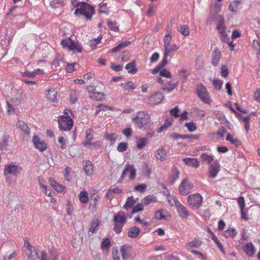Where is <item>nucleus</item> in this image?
I'll return each mask as SVG.
<instances>
[{
  "label": "nucleus",
  "mask_w": 260,
  "mask_h": 260,
  "mask_svg": "<svg viewBox=\"0 0 260 260\" xmlns=\"http://www.w3.org/2000/svg\"><path fill=\"white\" fill-rule=\"evenodd\" d=\"M140 231V230L139 228L134 226L129 230L128 235L131 238H136L138 236Z\"/></svg>",
  "instance_id": "obj_35"
},
{
  "label": "nucleus",
  "mask_w": 260,
  "mask_h": 260,
  "mask_svg": "<svg viewBox=\"0 0 260 260\" xmlns=\"http://www.w3.org/2000/svg\"><path fill=\"white\" fill-rule=\"evenodd\" d=\"M154 156L157 159L163 161L167 159V152L164 148H160L155 152Z\"/></svg>",
  "instance_id": "obj_20"
},
{
  "label": "nucleus",
  "mask_w": 260,
  "mask_h": 260,
  "mask_svg": "<svg viewBox=\"0 0 260 260\" xmlns=\"http://www.w3.org/2000/svg\"><path fill=\"white\" fill-rule=\"evenodd\" d=\"M126 217L123 212H119L114 216L113 221L114 222V227L113 230L119 234L121 232L122 228L126 222Z\"/></svg>",
  "instance_id": "obj_5"
},
{
  "label": "nucleus",
  "mask_w": 260,
  "mask_h": 260,
  "mask_svg": "<svg viewBox=\"0 0 260 260\" xmlns=\"http://www.w3.org/2000/svg\"><path fill=\"white\" fill-rule=\"evenodd\" d=\"M148 142L146 138H139L137 141V147L139 149H142L145 147Z\"/></svg>",
  "instance_id": "obj_32"
},
{
  "label": "nucleus",
  "mask_w": 260,
  "mask_h": 260,
  "mask_svg": "<svg viewBox=\"0 0 260 260\" xmlns=\"http://www.w3.org/2000/svg\"><path fill=\"white\" fill-rule=\"evenodd\" d=\"M159 75L160 76L165 77L166 78L171 77L170 72L166 69H161L160 71Z\"/></svg>",
  "instance_id": "obj_60"
},
{
  "label": "nucleus",
  "mask_w": 260,
  "mask_h": 260,
  "mask_svg": "<svg viewBox=\"0 0 260 260\" xmlns=\"http://www.w3.org/2000/svg\"><path fill=\"white\" fill-rule=\"evenodd\" d=\"M202 242L199 239H194L185 245V248L190 250L192 248H199L202 245Z\"/></svg>",
  "instance_id": "obj_23"
},
{
  "label": "nucleus",
  "mask_w": 260,
  "mask_h": 260,
  "mask_svg": "<svg viewBox=\"0 0 260 260\" xmlns=\"http://www.w3.org/2000/svg\"><path fill=\"white\" fill-rule=\"evenodd\" d=\"M220 171V164L218 160L214 161L209 166V176L210 178H215Z\"/></svg>",
  "instance_id": "obj_13"
},
{
  "label": "nucleus",
  "mask_w": 260,
  "mask_h": 260,
  "mask_svg": "<svg viewBox=\"0 0 260 260\" xmlns=\"http://www.w3.org/2000/svg\"><path fill=\"white\" fill-rule=\"evenodd\" d=\"M125 69L128 70L129 73L135 74L137 73V70L136 68V64L134 61L127 64Z\"/></svg>",
  "instance_id": "obj_36"
},
{
  "label": "nucleus",
  "mask_w": 260,
  "mask_h": 260,
  "mask_svg": "<svg viewBox=\"0 0 260 260\" xmlns=\"http://www.w3.org/2000/svg\"><path fill=\"white\" fill-rule=\"evenodd\" d=\"M168 33H167L166 34V35L164 37V46H166L167 45H169L170 44H171L170 43H171V41L172 40V36L170 34V32H169L168 31Z\"/></svg>",
  "instance_id": "obj_49"
},
{
  "label": "nucleus",
  "mask_w": 260,
  "mask_h": 260,
  "mask_svg": "<svg viewBox=\"0 0 260 260\" xmlns=\"http://www.w3.org/2000/svg\"><path fill=\"white\" fill-rule=\"evenodd\" d=\"M94 13V8L85 2L79 4L75 12V14L84 15L87 20H90Z\"/></svg>",
  "instance_id": "obj_2"
},
{
  "label": "nucleus",
  "mask_w": 260,
  "mask_h": 260,
  "mask_svg": "<svg viewBox=\"0 0 260 260\" xmlns=\"http://www.w3.org/2000/svg\"><path fill=\"white\" fill-rule=\"evenodd\" d=\"M193 112L197 115L198 117H203L206 115V112L203 110H201L198 108H194L193 109Z\"/></svg>",
  "instance_id": "obj_51"
},
{
  "label": "nucleus",
  "mask_w": 260,
  "mask_h": 260,
  "mask_svg": "<svg viewBox=\"0 0 260 260\" xmlns=\"http://www.w3.org/2000/svg\"><path fill=\"white\" fill-rule=\"evenodd\" d=\"M32 143L35 148L41 152L44 151L47 149V144L44 141L40 140L37 135L33 137Z\"/></svg>",
  "instance_id": "obj_15"
},
{
  "label": "nucleus",
  "mask_w": 260,
  "mask_h": 260,
  "mask_svg": "<svg viewBox=\"0 0 260 260\" xmlns=\"http://www.w3.org/2000/svg\"><path fill=\"white\" fill-rule=\"evenodd\" d=\"M79 198L80 202L82 203H86L88 201V192L86 191H82L80 192Z\"/></svg>",
  "instance_id": "obj_38"
},
{
  "label": "nucleus",
  "mask_w": 260,
  "mask_h": 260,
  "mask_svg": "<svg viewBox=\"0 0 260 260\" xmlns=\"http://www.w3.org/2000/svg\"><path fill=\"white\" fill-rule=\"evenodd\" d=\"M127 148V144L125 142L120 143L117 147V150L119 152H123L125 151Z\"/></svg>",
  "instance_id": "obj_57"
},
{
  "label": "nucleus",
  "mask_w": 260,
  "mask_h": 260,
  "mask_svg": "<svg viewBox=\"0 0 260 260\" xmlns=\"http://www.w3.org/2000/svg\"><path fill=\"white\" fill-rule=\"evenodd\" d=\"M121 86H122L125 90H129L130 89H134L136 88L133 82L129 81L121 84Z\"/></svg>",
  "instance_id": "obj_44"
},
{
  "label": "nucleus",
  "mask_w": 260,
  "mask_h": 260,
  "mask_svg": "<svg viewBox=\"0 0 260 260\" xmlns=\"http://www.w3.org/2000/svg\"><path fill=\"white\" fill-rule=\"evenodd\" d=\"M143 209L144 207L142 204H138L133 208L132 213H136L142 211L143 210Z\"/></svg>",
  "instance_id": "obj_61"
},
{
  "label": "nucleus",
  "mask_w": 260,
  "mask_h": 260,
  "mask_svg": "<svg viewBox=\"0 0 260 260\" xmlns=\"http://www.w3.org/2000/svg\"><path fill=\"white\" fill-rule=\"evenodd\" d=\"M82 145L85 147H90L91 148H98L101 147V143L99 141L96 142H82Z\"/></svg>",
  "instance_id": "obj_31"
},
{
  "label": "nucleus",
  "mask_w": 260,
  "mask_h": 260,
  "mask_svg": "<svg viewBox=\"0 0 260 260\" xmlns=\"http://www.w3.org/2000/svg\"><path fill=\"white\" fill-rule=\"evenodd\" d=\"M177 85L178 83H172L171 82H168L167 84L164 85V86L162 87V89L163 90H166L168 92H169L175 88Z\"/></svg>",
  "instance_id": "obj_37"
},
{
  "label": "nucleus",
  "mask_w": 260,
  "mask_h": 260,
  "mask_svg": "<svg viewBox=\"0 0 260 260\" xmlns=\"http://www.w3.org/2000/svg\"><path fill=\"white\" fill-rule=\"evenodd\" d=\"M120 251L122 257V260H128L133 258V249L132 247L124 245L121 246Z\"/></svg>",
  "instance_id": "obj_12"
},
{
  "label": "nucleus",
  "mask_w": 260,
  "mask_h": 260,
  "mask_svg": "<svg viewBox=\"0 0 260 260\" xmlns=\"http://www.w3.org/2000/svg\"><path fill=\"white\" fill-rule=\"evenodd\" d=\"M58 127L61 131H70L73 126V121L72 117L60 116L58 119Z\"/></svg>",
  "instance_id": "obj_6"
},
{
  "label": "nucleus",
  "mask_w": 260,
  "mask_h": 260,
  "mask_svg": "<svg viewBox=\"0 0 260 260\" xmlns=\"http://www.w3.org/2000/svg\"><path fill=\"white\" fill-rule=\"evenodd\" d=\"M91 99L96 101H102L104 99V93L100 92H94L90 95Z\"/></svg>",
  "instance_id": "obj_39"
},
{
  "label": "nucleus",
  "mask_w": 260,
  "mask_h": 260,
  "mask_svg": "<svg viewBox=\"0 0 260 260\" xmlns=\"http://www.w3.org/2000/svg\"><path fill=\"white\" fill-rule=\"evenodd\" d=\"M200 158L203 161L207 164H210L214 160V156L212 155L208 154L206 153H203L201 155Z\"/></svg>",
  "instance_id": "obj_24"
},
{
  "label": "nucleus",
  "mask_w": 260,
  "mask_h": 260,
  "mask_svg": "<svg viewBox=\"0 0 260 260\" xmlns=\"http://www.w3.org/2000/svg\"><path fill=\"white\" fill-rule=\"evenodd\" d=\"M217 29L220 34L221 40L225 43L229 42V38L225 32V26L224 24V19L221 16L217 17Z\"/></svg>",
  "instance_id": "obj_7"
},
{
  "label": "nucleus",
  "mask_w": 260,
  "mask_h": 260,
  "mask_svg": "<svg viewBox=\"0 0 260 260\" xmlns=\"http://www.w3.org/2000/svg\"><path fill=\"white\" fill-rule=\"evenodd\" d=\"M17 125L25 134L29 133V128L24 121L18 120Z\"/></svg>",
  "instance_id": "obj_26"
},
{
  "label": "nucleus",
  "mask_w": 260,
  "mask_h": 260,
  "mask_svg": "<svg viewBox=\"0 0 260 260\" xmlns=\"http://www.w3.org/2000/svg\"><path fill=\"white\" fill-rule=\"evenodd\" d=\"M21 171L22 167L12 165L6 167L4 170V174H12L17 176L21 173Z\"/></svg>",
  "instance_id": "obj_17"
},
{
  "label": "nucleus",
  "mask_w": 260,
  "mask_h": 260,
  "mask_svg": "<svg viewBox=\"0 0 260 260\" xmlns=\"http://www.w3.org/2000/svg\"><path fill=\"white\" fill-rule=\"evenodd\" d=\"M244 250L249 256H251L254 253V248L251 243L246 244L244 247Z\"/></svg>",
  "instance_id": "obj_29"
},
{
  "label": "nucleus",
  "mask_w": 260,
  "mask_h": 260,
  "mask_svg": "<svg viewBox=\"0 0 260 260\" xmlns=\"http://www.w3.org/2000/svg\"><path fill=\"white\" fill-rule=\"evenodd\" d=\"M172 125V121H169L168 120H166L164 125L160 127L158 130V132L161 133L167 129L169 127H170Z\"/></svg>",
  "instance_id": "obj_52"
},
{
  "label": "nucleus",
  "mask_w": 260,
  "mask_h": 260,
  "mask_svg": "<svg viewBox=\"0 0 260 260\" xmlns=\"http://www.w3.org/2000/svg\"><path fill=\"white\" fill-rule=\"evenodd\" d=\"M38 182H39V184L40 186V187L44 189L45 190V194H47V186H46L44 184V179L43 178L40 176L38 177Z\"/></svg>",
  "instance_id": "obj_59"
},
{
  "label": "nucleus",
  "mask_w": 260,
  "mask_h": 260,
  "mask_svg": "<svg viewBox=\"0 0 260 260\" xmlns=\"http://www.w3.org/2000/svg\"><path fill=\"white\" fill-rule=\"evenodd\" d=\"M156 201V198L154 196H148L146 197L143 200V204L144 205H147L151 203Z\"/></svg>",
  "instance_id": "obj_42"
},
{
  "label": "nucleus",
  "mask_w": 260,
  "mask_h": 260,
  "mask_svg": "<svg viewBox=\"0 0 260 260\" xmlns=\"http://www.w3.org/2000/svg\"><path fill=\"white\" fill-rule=\"evenodd\" d=\"M178 31L184 36L186 37L189 35V27L186 25H182L178 28Z\"/></svg>",
  "instance_id": "obj_41"
},
{
  "label": "nucleus",
  "mask_w": 260,
  "mask_h": 260,
  "mask_svg": "<svg viewBox=\"0 0 260 260\" xmlns=\"http://www.w3.org/2000/svg\"><path fill=\"white\" fill-rule=\"evenodd\" d=\"M108 25L110 29L113 31H117L118 29L117 23L115 21H109L108 22Z\"/></svg>",
  "instance_id": "obj_58"
},
{
  "label": "nucleus",
  "mask_w": 260,
  "mask_h": 260,
  "mask_svg": "<svg viewBox=\"0 0 260 260\" xmlns=\"http://www.w3.org/2000/svg\"><path fill=\"white\" fill-rule=\"evenodd\" d=\"M16 253L13 252L7 255H5L4 260H16Z\"/></svg>",
  "instance_id": "obj_63"
},
{
  "label": "nucleus",
  "mask_w": 260,
  "mask_h": 260,
  "mask_svg": "<svg viewBox=\"0 0 260 260\" xmlns=\"http://www.w3.org/2000/svg\"><path fill=\"white\" fill-rule=\"evenodd\" d=\"M99 222L98 220H95L91 222V226L89 229L90 232L94 233L98 230L99 225Z\"/></svg>",
  "instance_id": "obj_48"
},
{
  "label": "nucleus",
  "mask_w": 260,
  "mask_h": 260,
  "mask_svg": "<svg viewBox=\"0 0 260 260\" xmlns=\"http://www.w3.org/2000/svg\"><path fill=\"white\" fill-rule=\"evenodd\" d=\"M163 95L160 92H157L151 96L148 99V103L151 106H154L159 104L163 99Z\"/></svg>",
  "instance_id": "obj_18"
},
{
  "label": "nucleus",
  "mask_w": 260,
  "mask_h": 260,
  "mask_svg": "<svg viewBox=\"0 0 260 260\" xmlns=\"http://www.w3.org/2000/svg\"><path fill=\"white\" fill-rule=\"evenodd\" d=\"M94 131L91 128L86 129L85 132V140L83 142H89L93 139Z\"/></svg>",
  "instance_id": "obj_30"
},
{
  "label": "nucleus",
  "mask_w": 260,
  "mask_h": 260,
  "mask_svg": "<svg viewBox=\"0 0 260 260\" xmlns=\"http://www.w3.org/2000/svg\"><path fill=\"white\" fill-rule=\"evenodd\" d=\"M170 137L174 138L176 140H178L180 138L185 139L187 138H192V136L186 135H180L176 133H173L170 135Z\"/></svg>",
  "instance_id": "obj_46"
},
{
  "label": "nucleus",
  "mask_w": 260,
  "mask_h": 260,
  "mask_svg": "<svg viewBox=\"0 0 260 260\" xmlns=\"http://www.w3.org/2000/svg\"><path fill=\"white\" fill-rule=\"evenodd\" d=\"M174 201L179 215L183 219L187 218L190 215L188 210L176 199Z\"/></svg>",
  "instance_id": "obj_11"
},
{
  "label": "nucleus",
  "mask_w": 260,
  "mask_h": 260,
  "mask_svg": "<svg viewBox=\"0 0 260 260\" xmlns=\"http://www.w3.org/2000/svg\"><path fill=\"white\" fill-rule=\"evenodd\" d=\"M99 12L100 13L108 14L109 9L106 4H100Z\"/></svg>",
  "instance_id": "obj_50"
},
{
  "label": "nucleus",
  "mask_w": 260,
  "mask_h": 260,
  "mask_svg": "<svg viewBox=\"0 0 260 260\" xmlns=\"http://www.w3.org/2000/svg\"><path fill=\"white\" fill-rule=\"evenodd\" d=\"M187 202L188 205L192 209H198L201 206L203 202L202 197L199 193L189 195Z\"/></svg>",
  "instance_id": "obj_8"
},
{
  "label": "nucleus",
  "mask_w": 260,
  "mask_h": 260,
  "mask_svg": "<svg viewBox=\"0 0 260 260\" xmlns=\"http://www.w3.org/2000/svg\"><path fill=\"white\" fill-rule=\"evenodd\" d=\"M23 249L30 260H48L47 252L45 251H37L30 244L26 238L24 239Z\"/></svg>",
  "instance_id": "obj_1"
},
{
  "label": "nucleus",
  "mask_w": 260,
  "mask_h": 260,
  "mask_svg": "<svg viewBox=\"0 0 260 260\" xmlns=\"http://www.w3.org/2000/svg\"><path fill=\"white\" fill-rule=\"evenodd\" d=\"M57 91L55 89L51 88L47 91L46 93L47 98L51 102H55L56 100Z\"/></svg>",
  "instance_id": "obj_25"
},
{
  "label": "nucleus",
  "mask_w": 260,
  "mask_h": 260,
  "mask_svg": "<svg viewBox=\"0 0 260 260\" xmlns=\"http://www.w3.org/2000/svg\"><path fill=\"white\" fill-rule=\"evenodd\" d=\"M104 138L107 140L110 141L111 144H113L117 140L118 135L112 133H106L104 136Z\"/></svg>",
  "instance_id": "obj_40"
},
{
  "label": "nucleus",
  "mask_w": 260,
  "mask_h": 260,
  "mask_svg": "<svg viewBox=\"0 0 260 260\" xmlns=\"http://www.w3.org/2000/svg\"><path fill=\"white\" fill-rule=\"evenodd\" d=\"M62 59L61 56L57 55L56 56L53 62V64L55 67H57L60 66V63L62 62Z\"/></svg>",
  "instance_id": "obj_56"
},
{
  "label": "nucleus",
  "mask_w": 260,
  "mask_h": 260,
  "mask_svg": "<svg viewBox=\"0 0 260 260\" xmlns=\"http://www.w3.org/2000/svg\"><path fill=\"white\" fill-rule=\"evenodd\" d=\"M131 44L129 41H124L119 45H118L116 47H114L111 50V52L116 53L119 52L122 49L125 48Z\"/></svg>",
  "instance_id": "obj_27"
},
{
  "label": "nucleus",
  "mask_w": 260,
  "mask_h": 260,
  "mask_svg": "<svg viewBox=\"0 0 260 260\" xmlns=\"http://www.w3.org/2000/svg\"><path fill=\"white\" fill-rule=\"evenodd\" d=\"M226 140L236 146H238L240 143V141L238 139L234 138L233 136L230 134L227 135Z\"/></svg>",
  "instance_id": "obj_45"
},
{
  "label": "nucleus",
  "mask_w": 260,
  "mask_h": 260,
  "mask_svg": "<svg viewBox=\"0 0 260 260\" xmlns=\"http://www.w3.org/2000/svg\"><path fill=\"white\" fill-rule=\"evenodd\" d=\"M182 160L188 167L198 168L200 166V162L197 158L187 157L183 158Z\"/></svg>",
  "instance_id": "obj_19"
},
{
  "label": "nucleus",
  "mask_w": 260,
  "mask_h": 260,
  "mask_svg": "<svg viewBox=\"0 0 260 260\" xmlns=\"http://www.w3.org/2000/svg\"><path fill=\"white\" fill-rule=\"evenodd\" d=\"M63 1L61 0H52L50 2V6L53 8H56L61 6Z\"/></svg>",
  "instance_id": "obj_54"
},
{
  "label": "nucleus",
  "mask_w": 260,
  "mask_h": 260,
  "mask_svg": "<svg viewBox=\"0 0 260 260\" xmlns=\"http://www.w3.org/2000/svg\"><path fill=\"white\" fill-rule=\"evenodd\" d=\"M60 44L63 48L74 52L81 53L82 50L79 43L72 40L69 37L63 38L61 40Z\"/></svg>",
  "instance_id": "obj_3"
},
{
  "label": "nucleus",
  "mask_w": 260,
  "mask_h": 260,
  "mask_svg": "<svg viewBox=\"0 0 260 260\" xmlns=\"http://www.w3.org/2000/svg\"><path fill=\"white\" fill-rule=\"evenodd\" d=\"M8 138L6 136H4L2 141L0 142V148L1 149L5 148L8 145Z\"/></svg>",
  "instance_id": "obj_55"
},
{
  "label": "nucleus",
  "mask_w": 260,
  "mask_h": 260,
  "mask_svg": "<svg viewBox=\"0 0 260 260\" xmlns=\"http://www.w3.org/2000/svg\"><path fill=\"white\" fill-rule=\"evenodd\" d=\"M136 203V202L133 197H128L125 205L123 206V208L125 209L131 208L135 205Z\"/></svg>",
  "instance_id": "obj_33"
},
{
  "label": "nucleus",
  "mask_w": 260,
  "mask_h": 260,
  "mask_svg": "<svg viewBox=\"0 0 260 260\" xmlns=\"http://www.w3.org/2000/svg\"><path fill=\"white\" fill-rule=\"evenodd\" d=\"M197 94L201 100L204 103L209 104L210 99L207 92L206 87L202 84L198 85L197 87Z\"/></svg>",
  "instance_id": "obj_9"
},
{
  "label": "nucleus",
  "mask_w": 260,
  "mask_h": 260,
  "mask_svg": "<svg viewBox=\"0 0 260 260\" xmlns=\"http://www.w3.org/2000/svg\"><path fill=\"white\" fill-rule=\"evenodd\" d=\"M83 166L85 173L88 176H91L93 172V167L92 162L89 160H86L84 162Z\"/></svg>",
  "instance_id": "obj_22"
},
{
  "label": "nucleus",
  "mask_w": 260,
  "mask_h": 260,
  "mask_svg": "<svg viewBox=\"0 0 260 260\" xmlns=\"http://www.w3.org/2000/svg\"><path fill=\"white\" fill-rule=\"evenodd\" d=\"M147 185L145 184H140L135 186V189L141 192H143L145 191Z\"/></svg>",
  "instance_id": "obj_62"
},
{
  "label": "nucleus",
  "mask_w": 260,
  "mask_h": 260,
  "mask_svg": "<svg viewBox=\"0 0 260 260\" xmlns=\"http://www.w3.org/2000/svg\"><path fill=\"white\" fill-rule=\"evenodd\" d=\"M150 118L147 112L145 111H140L137 113L136 117L133 119V122L139 128H142L148 123H149Z\"/></svg>",
  "instance_id": "obj_4"
},
{
  "label": "nucleus",
  "mask_w": 260,
  "mask_h": 260,
  "mask_svg": "<svg viewBox=\"0 0 260 260\" xmlns=\"http://www.w3.org/2000/svg\"><path fill=\"white\" fill-rule=\"evenodd\" d=\"M185 126L188 128V131L191 132L195 131L197 129L196 124L193 122L186 123Z\"/></svg>",
  "instance_id": "obj_53"
},
{
  "label": "nucleus",
  "mask_w": 260,
  "mask_h": 260,
  "mask_svg": "<svg viewBox=\"0 0 260 260\" xmlns=\"http://www.w3.org/2000/svg\"><path fill=\"white\" fill-rule=\"evenodd\" d=\"M165 210L164 209H161L156 212L155 213V218L156 219L160 220V219H167V217L164 215V213L165 212Z\"/></svg>",
  "instance_id": "obj_43"
},
{
  "label": "nucleus",
  "mask_w": 260,
  "mask_h": 260,
  "mask_svg": "<svg viewBox=\"0 0 260 260\" xmlns=\"http://www.w3.org/2000/svg\"><path fill=\"white\" fill-rule=\"evenodd\" d=\"M110 247V241L109 239L106 238L104 239L101 244L102 248L104 250H109Z\"/></svg>",
  "instance_id": "obj_47"
},
{
  "label": "nucleus",
  "mask_w": 260,
  "mask_h": 260,
  "mask_svg": "<svg viewBox=\"0 0 260 260\" xmlns=\"http://www.w3.org/2000/svg\"><path fill=\"white\" fill-rule=\"evenodd\" d=\"M128 174L130 180H134L136 177V169L133 165H126L124 170L122 172L121 177L118 180V182H121L125 176Z\"/></svg>",
  "instance_id": "obj_10"
},
{
  "label": "nucleus",
  "mask_w": 260,
  "mask_h": 260,
  "mask_svg": "<svg viewBox=\"0 0 260 260\" xmlns=\"http://www.w3.org/2000/svg\"><path fill=\"white\" fill-rule=\"evenodd\" d=\"M221 58V53L220 51L215 49L212 55V63L214 66H217L218 64L219 61L220 60Z\"/></svg>",
  "instance_id": "obj_21"
},
{
  "label": "nucleus",
  "mask_w": 260,
  "mask_h": 260,
  "mask_svg": "<svg viewBox=\"0 0 260 260\" xmlns=\"http://www.w3.org/2000/svg\"><path fill=\"white\" fill-rule=\"evenodd\" d=\"M178 49L177 46L175 44H170L166 46H164V52L163 59H167L168 56H172L173 53L176 52Z\"/></svg>",
  "instance_id": "obj_16"
},
{
  "label": "nucleus",
  "mask_w": 260,
  "mask_h": 260,
  "mask_svg": "<svg viewBox=\"0 0 260 260\" xmlns=\"http://www.w3.org/2000/svg\"><path fill=\"white\" fill-rule=\"evenodd\" d=\"M192 188V184L186 179H184L179 186V192L182 195L187 194Z\"/></svg>",
  "instance_id": "obj_14"
},
{
  "label": "nucleus",
  "mask_w": 260,
  "mask_h": 260,
  "mask_svg": "<svg viewBox=\"0 0 260 260\" xmlns=\"http://www.w3.org/2000/svg\"><path fill=\"white\" fill-rule=\"evenodd\" d=\"M179 172L176 168L172 169L171 173L170 180L172 184H173L178 178Z\"/></svg>",
  "instance_id": "obj_28"
},
{
  "label": "nucleus",
  "mask_w": 260,
  "mask_h": 260,
  "mask_svg": "<svg viewBox=\"0 0 260 260\" xmlns=\"http://www.w3.org/2000/svg\"><path fill=\"white\" fill-rule=\"evenodd\" d=\"M253 99L254 100L260 103V89H256L253 94Z\"/></svg>",
  "instance_id": "obj_64"
},
{
  "label": "nucleus",
  "mask_w": 260,
  "mask_h": 260,
  "mask_svg": "<svg viewBox=\"0 0 260 260\" xmlns=\"http://www.w3.org/2000/svg\"><path fill=\"white\" fill-rule=\"evenodd\" d=\"M168 62L167 59H163L161 61V62L158 64L157 67H156L155 68H154L152 71V73L153 74H155L158 72L160 73V71L167 64Z\"/></svg>",
  "instance_id": "obj_34"
}]
</instances>
